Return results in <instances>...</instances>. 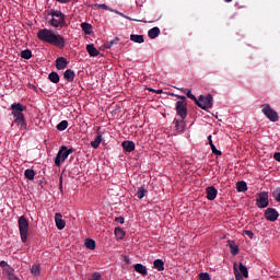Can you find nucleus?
Instances as JSON below:
<instances>
[{
  "instance_id": "nucleus-1",
  "label": "nucleus",
  "mask_w": 280,
  "mask_h": 280,
  "mask_svg": "<svg viewBox=\"0 0 280 280\" xmlns=\"http://www.w3.org/2000/svg\"><path fill=\"white\" fill-rule=\"evenodd\" d=\"M37 38L42 40V43H48L49 45H55V47H58L59 49H65V37L60 34L54 33V31L49 28L39 30L37 32Z\"/></svg>"
},
{
  "instance_id": "nucleus-2",
  "label": "nucleus",
  "mask_w": 280,
  "mask_h": 280,
  "mask_svg": "<svg viewBox=\"0 0 280 280\" xmlns=\"http://www.w3.org/2000/svg\"><path fill=\"white\" fill-rule=\"evenodd\" d=\"M46 14L47 16H50V19L47 21L50 27H55L56 30L67 27V15L62 13V11L50 9L46 11Z\"/></svg>"
},
{
  "instance_id": "nucleus-3",
  "label": "nucleus",
  "mask_w": 280,
  "mask_h": 280,
  "mask_svg": "<svg viewBox=\"0 0 280 280\" xmlns=\"http://www.w3.org/2000/svg\"><path fill=\"white\" fill-rule=\"evenodd\" d=\"M19 224V231H20V237L23 244L27 243V235L30 233V222L25 218V215H22L18 220Z\"/></svg>"
},
{
  "instance_id": "nucleus-4",
  "label": "nucleus",
  "mask_w": 280,
  "mask_h": 280,
  "mask_svg": "<svg viewBox=\"0 0 280 280\" xmlns=\"http://www.w3.org/2000/svg\"><path fill=\"white\" fill-rule=\"evenodd\" d=\"M73 149H68L67 147L62 145L60 147L57 156L55 159V165L56 167H60L61 163H65L67 159H69V154H73Z\"/></svg>"
},
{
  "instance_id": "nucleus-5",
  "label": "nucleus",
  "mask_w": 280,
  "mask_h": 280,
  "mask_svg": "<svg viewBox=\"0 0 280 280\" xmlns=\"http://www.w3.org/2000/svg\"><path fill=\"white\" fill-rule=\"evenodd\" d=\"M199 108L207 110L208 108H213V95H200L199 98L195 102Z\"/></svg>"
},
{
  "instance_id": "nucleus-6",
  "label": "nucleus",
  "mask_w": 280,
  "mask_h": 280,
  "mask_svg": "<svg viewBox=\"0 0 280 280\" xmlns=\"http://www.w3.org/2000/svg\"><path fill=\"white\" fill-rule=\"evenodd\" d=\"M260 108L261 113L269 119V121H277L279 119V114L270 107V104H262Z\"/></svg>"
},
{
  "instance_id": "nucleus-7",
  "label": "nucleus",
  "mask_w": 280,
  "mask_h": 280,
  "mask_svg": "<svg viewBox=\"0 0 280 280\" xmlns=\"http://www.w3.org/2000/svg\"><path fill=\"white\" fill-rule=\"evenodd\" d=\"M268 205H270V201L268 200V192L261 191L258 194L256 198V207H258V209H266Z\"/></svg>"
},
{
  "instance_id": "nucleus-8",
  "label": "nucleus",
  "mask_w": 280,
  "mask_h": 280,
  "mask_svg": "<svg viewBox=\"0 0 280 280\" xmlns=\"http://www.w3.org/2000/svg\"><path fill=\"white\" fill-rule=\"evenodd\" d=\"M27 107H25V105L21 104V103H14L11 105V110H12V115L18 118V117H25V115H23V110H25Z\"/></svg>"
},
{
  "instance_id": "nucleus-9",
  "label": "nucleus",
  "mask_w": 280,
  "mask_h": 280,
  "mask_svg": "<svg viewBox=\"0 0 280 280\" xmlns=\"http://www.w3.org/2000/svg\"><path fill=\"white\" fill-rule=\"evenodd\" d=\"M176 113L182 119H187V103L176 102Z\"/></svg>"
},
{
  "instance_id": "nucleus-10",
  "label": "nucleus",
  "mask_w": 280,
  "mask_h": 280,
  "mask_svg": "<svg viewBox=\"0 0 280 280\" xmlns=\"http://www.w3.org/2000/svg\"><path fill=\"white\" fill-rule=\"evenodd\" d=\"M265 218L268 222H277L279 220V212L275 208H267L265 210Z\"/></svg>"
},
{
  "instance_id": "nucleus-11",
  "label": "nucleus",
  "mask_w": 280,
  "mask_h": 280,
  "mask_svg": "<svg viewBox=\"0 0 280 280\" xmlns=\"http://www.w3.org/2000/svg\"><path fill=\"white\" fill-rule=\"evenodd\" d=\"M55 223L58 231H62V229L67 226V222L62 219V214L60 212L55 213Z\"/></svg>"
},
{
  "instance_id": "nucleus-12",
  "label": "nucleus",
  "mask_w": 280,
  "mask_h": 280,
  "mask_svg": "<svg viewBox=\"0 0 280 280\" xmlns=\"http://www.w3.org/2000/svg\"><path fill=\"white\" fill-rule=\"evenodd\" d=\"M206 194L208 200H215L218 198V189L214 186L207 187Z\"/></svg>"
},
{
  "instance_id": "nucleus-13",
  "label": "nucleus",
  "mask_w": 280,
  "mask_h": 280,
  "mask_svg": "<svg viewBox=\"0 0 280 280\" xmlns=\"http://www.w3.org/2000/svg\"><path fill=\"white\" fill-rule=\"evenodd\" d=\"M67 65H69V62L67 61V58L58 57L56 59V69L58 71H62V70L67 69Z\"/></svg>"
},
{
  "instance_id": "nucleus-14",
  "label": "nucleus",
  "mask_w": 280,
  "mask_h": 280,
  "mask_svg": "<svg viewBox=\"0 0 280 280\" xmlns=\"http://www.w3.org/2000/svg\"><path fill=\"white\" fill-rule=\"evenodd\" d=\"M173 124L175 125V130L178 132H185V128H187V124L185 122V119H174Z\"/></svg>"
},
{
  "instance_id": "nucleus-15",
  "label": "nucleus",
  "mask_w": 280,
  "mask_h": 280,
  "mask_svg": "<svg viewBox=\"0 0 280 280\" xmlns=\"http://www.w3.org/2000/svg\"><path fill=\"white\" fill-rule=\"evenodd\" d=\"M133 268L136 272H138V275H141L142 277H148V267H145L143 264H136Z\"/></svg>"
},
{
  "instance_id": "nucleus-16",
  "label": "nucleus",
  "mask_w": 280,
  "mask_h": 280,
  "mask_svg": "<svg viewBox=\"0 0 280 280\" xmlns=\"http://www.w3.org/2000/svg\"><path fill=\"white\" fill-rule=\"evenodd\" d=\"M86 51L92 58L100 56V50H97V48H95V45L93 44L86 45Z\"/></svg>"
},
{
  "instance_id": "nucleus-17",
  "label": "nucleus",
  "mask_w": 280,
  "mask_h": 280,
  "mask_svg": "<svg viewBox=\"0 0 280 280\" xmlns=\"http://www.w3.org/2000/svg\"><path fill=\"white\" fill-rule=\"evenodd\" d=\"M63 78L67 82H73L75 80V71L68 69L63 73Z\"/></svg>"
},
{
  "instance_id": "nucleus-18",
  "label": "nucleus",
  "mask_w": 280,
  "mask_h": 280,
  "mask_svg": "<svg viewBox=\"0 0 280 280\" xmlns=\"http://www.w3.org/2000/svg\"><path fill=\"white\" fill-rule=\"evenodd\" d=\"M153 267L155 268V270H158V272H163V270H165V262L163 261V259H155L153 261Z\"/></svg>"
},
{
  "instance_id": "nucleus-19",
  "label": "nucleus",
  "mask_w": 280,
  "mask_h": 280,
  "mask_svg": "<svg viewBox=\"0 0 280 280\" xmlns=\"http://www.w3.org/2000/svg\"><path fill=\"white\" fill-rule=\"evenodd\" d=\"M121 145H122V149H124L126 152H135V148H136L135 142L127 140V141H124V142L121 143Z\"/></svg>"
},
{
  "instance_id": "nucleus-20",
  "label": "nucleus",
  "mask_w": 280,
  "mask_h": 280,
  "mask_svg": "<svg viewBox=\"0 0 280 280\" xmlns=\"http://www.w3.org/2000/svg\"><path fill=\"white\" fill-rule=\"evenodd\" d=\"M228 246L232 255L235 256L240 253V247H237V244H235V241H229Z\"/></svg>"
},
{
  "instance_id": "nucleus-21",
  "label": "nucleus",
  "mask_w": 280,
  "mask_h": 280,
  "mask_svg": "<svg viewBox=\"0 0 280 280\" xmlns=\"http://www.w3.org/2000/svg\"><path fill=\"white\" fill-rule=\"evenodd\" d=\"M96 8H98V10H107L108 12H115L116 14H119L120 16H126L124 15V13L119 12V11H116V10H113L110 9V7L106 5V4H96Z\"/></svg>"
},
{
  "instance_id": "nucleus-22",
  "label": "nucleus",
  "mask_w": 280,
  "mask_h": 280,
  "mask_svg": "<svg viewBox=\"0 0 280 280\" xmlns=\"http://www.w3.org/2000/svg\"><path fill=\"white\" fill-rule=\"evenodd\" d=\"M159 34H161V28H159L156 26L149 30V32H148L149 38H152V39L156 38L159 36Z\"/></svg>"
},
{
  "instance_id": "nucleus-23",
  "label": "nucleus",
  "mask_w": 280,
  "mask_h": 280,
  "mask_svg": "<svg viewBox=\"0 0 280 280\" xmlns=\"http://www.w3.org/2000/svg\"><path fill=\"white\" fill-rule=\"evenodd\" d=\"M48 80L52 82V84H58V82H60V75H58V72H50L48 74Z\"/></svg>"
},
{
  "instance_id": "nucleus-24",
  "label": "nucleus",
  "mask_w": 280,
  "mask_h": 280,
  "mask_svg": "<svg viewBox=\"0 0 280 280\" xmlns=\"http://www.w3.org/2000/svg\"><path fill=\"white\" fill-rule=\"evenodd\" d=\"M236 191L244 192L248 191V185L246 182L242 180L236 184Z\"/></svg>"
},
{
  "instance_id": "nucleus-25",
  "label": "nucleus",
  "mask_w": 280,
  "mask_h": 280,
  "mask_svg": "<svg viewBox=\"0 0 280 280\" xmlns=\"http://www.w3.org/2000/svg\"><path fill=\"white\" fill-rule=\"evenodd\" d=\"M237 270L242 277H245V279H248V268H246L244 264L240 262Z\"/></svg>"
},
{
  "instance_id": "nucleus-26",
  "label": "nucleus",
  "mask_w": 280,
  "mask_h": 280,
  "mask_svg": "<svg viewBox=\"0 0 280 280\" xmlns=\"http://www.w3.org/2000/svg\"><path fill=\"white\" fill-rule=\"evenodd\" d=\"M15 124L18 126H20V128H23L25 130V128H27V124L25 122V116H20L18 118H15Z\"/></svg>"
},
{
  "instance_id": "nucleus-27",
  "label": "nucleus",
  "mask_w": 280,
  "mask_h": 280,
  "mask_svg": "<svg viewBox=\"0 0 280 280\" xmlns=\"http://www.w3.org/2000/svg\"><path fill=\"white\" fill-rule=\"evenodd\" d=\"M130 40H131L132 43H139V44L145 43V39L143 38V35H135V34H131V35H130Z\"/></svg>"
},
{
  "instance_id": "nucleus-28",
  "label": "nucleus",
  "mask_w": 280,
  "mask_h": 280,
  "mask_svg": "<svg viewBox=\"0 0 280 280\" xmlns=\"http://www.w3.org/2000/svg\"><path fill=\"white\" fill-rule=\"evenodd\" d=\"M114 233L118 240H124V237H126V232L121 228H115Z\"/></svg>"
},
{
  "instance_id": "nucleus-29",
  "label": "nucleus",
  "mask_w": 280,
  "mask_h": 280,
  "mask_svg": "<svg viewBox=\"0 0 280 280\" xmlns=\"http://www.w3.org/2000/svg\"><path fill=\"white\" fill-rule=\"evenodd\" d=\"M180 91H183V93H185V95L188 97V100H192V102H197V97H196V95H194L192 93H191V90H189V89H182Z\"/></svg>"
},
{
  "instance_id": "nucleus-30",
  "label": "nucleus",
  "mask_w": 280,
  "mask_h": 280,
  "mask_svg": "<svg viewBox=\"0 0 280 280\" xmlns=\"http://www.w3.org/2000/svg\"><path fill=\"white\" fill-rule=\"evenodd\" d=\"M24 176L25 178H27V180H34V177L36 176V172H34V170L28 168L24 172Z\"/></svg>"
},
{
  "instance_id": "nucleus-31",
  "label": "nucleus",
  "mask_w": 280,
  "mask_h": 280,
  "mask_svg": "<svg viewBox=\"0 0 280 280\" xmlns=\"http://www.w3.org/2000/svg\"><path fill=\"white\" fill-rule=\"evenodd\" d=\"M85 248H88L89 250H95V241L92 238H86L85 240Z\"/></svg>"
},
{
  "instance_id": "nucleus-32",
  "label": "nucleus",
  "mask_w": 280,
  "mask_h": 280,
  "mask_svg": "<svg viewBox=\"0 0 280 280\" xmlns=\"http://www.w3.org/2000/svg\"><path fill=\"white\" fill-rule=\"evenodd\" d=\"M100 143H102V135L96 136L95 140L91 142V147L94 148V150H97Z\"/></svg>"
},
{
  "instance_id": "nucleus-33",
  "label": "nucleus",
  "mask_w": 280,
  "mask_h": 280,
  "mask_svg": "<svg viewBox=\"0 0 280 280\" xmlns=\"http://www.w3.org/2000/svg\"><path fill=\"white\" fill-rule=\"evenodd\" d=\"M67 128H69V121L67 120H62L57 125V130H59L60 132H62L63 130H67Z\"/></svg>"
},
{
  "instance_id": "nucleus-34",
  "label": "nucleus",
  "mask_w": 280,
  "mask_h": 280,
  "mask_svg": "<svg viewBox=\"0 0 280 280\" xmlns=\"http://www.w3.org/2000/svg\"><path fill=\"white\" fill-rule=\"evenodd\" d=\"M81 30H83V32L85 34H91V30H93V26L86 22L81 24Z\"/></svg>"
},
{
  "instance_id": "nucleus-35",
  "label": "nucleus",
  "mask_w": 280,
  "mask_h": 280,
  "mask_svg": "<svg viewBox=\"0 0 280 280\" xmlns=\"http://www.w3.org/2000/svg\"><path fill=\"white\" fill-rule=\"evenodd\" d=\"M145 194H148V190L144 189L143 187H140V188H138L136 196H137V198H139V200H142V198L145 197Z\"/></svg>"
},
{
  "instance_id": "nucleus-36",
  "label": "nucleus",
  "mask_w": 280,
  "mask_h": 280,
  "mask_svg": "<svg viewBox=\"0 0 280 280\" xmlns=\"http://www.w3.org/2000/svg\"><path fill=\"white\" fill-rule=\"evenodd\" d=\"M0 268H2L3 275H5V272H8L12 269V267L10 265H8V261H5V260L0 261Z\"/></svg>"
},
{
  "instance_id": "nucleus-37",
  "label": "nucleus",
  "mask_w": 280,
  "mask_h": 280,
  "mask_svg": "<svg viewBox=\"0 0 280 280\" xmlns=\"http://www.w3.org/2000/svg\"><path fill=\"white\" fill-rule=\"evenodd\" d=\"M31 272L35 277H38V275H40V265H38V264L33 265L31 268Z\"/></svg>"
},
{
  "instance_id": "nucleus-38",
  "label": "nucleus",
  "mask_w": 280,
  "mask_h": 280,
  "mask_svg": "<svg viewBox=\"0 0 280 280\" xmlns=\"http://www.w3.org/2000/svg\"><path fill=\"white\" fill-rule=\"evenodd\" d=\"M9 280H19V277H16V275H14V269L12 268L11 270H7V272L4 273Z\"/></svg>"
},
{
  "instance_id": "nucleus-39",
  "label": "nucleus",
  "mask_w": 280,
  "mask_h": 280,
  "mask_svg": "<svg viewBox=\"0 0 280 280\" xmlns=\"http://www.w3.org/2000/svg\"><path fill=\"white\" fill-rule=\"evenodd\" d=\"M21 58H24V60H30L32 58V50L25 49L21 52Z\"/></svg>"
},
{
  "instance_id": "nucleus-40",
  "label": "nucleus",
  "mask_w": 280,
  "mask_h": 280,
  "mask_svg": "<svg viewBox=\"0 0 280 280\" xmlns=\"http://www.w3.org/2000/svg\"><path fill=\"white\" fill-rule=\"evenodd\" d=\"M234 276L236 280H244V277H242V273H240V270L237 269V262L234 264Z\"/></svg>"
},
{
  "instance_id": "nucleus-41",
  "label": "nucleus",
  "mask_w": 280,
  "mask_h": 280,
  "mask_svg": "<svg viewBox=\"0 0 280 280\" xmlns=\"http://www.w3.org/2000/svg\"><path fill=\"white\" fill-rule=\"evenodd\" d=\"M117 43H119V38L118 37H116L115 39H113L110 42H107L105 44V47H106V49H110V47H113V45H117Z\"/></svg>"
},
{
  "instance_id": "nucleus-42",
  "label": "nucleus",
  "mask_w": 280,
  "mask_h": 280,
  "mask_svg": "<svg viewBox=\"0 0 280 280\" xmlns=\"http://www.w3.org/2000/svg\"><path fill=\"white\" fill-rule=\"evenodd\" d=\"M211 148L212 154H215L217 156H222V151L218 150L215 148V144H213Z\"/></svg>"
},
{
  "instance_id": "nucleus-43",
  "label": "nucleus",
  "mask_w": 280,
  "mask_h": 280,
  "mask_svg": "<svg viewBox=\"0 0 280 280\" xmlns=\"http://www.w3.org/2000/svg\"><path fill=\"white\" fill-rule=\"evenodd\" d=\"M199 280H211V277L207 272L199 273Z\"/></svg>"
},
{
  "instance_id": "nucleus-44",
  "label": "nucleus",
  "mask_w": 280,
  "mask_h": 280,
  "mask_svg": "<svg viewBox=\"0 0 280 280\" xmlns=\"http://www.w3.org/2000/svg\"><path fill=\"white\" fill-rule=\"evenodd\" d=\"M100 279H102V275H100V272H94L93 279H91V280H100Z\"/></svg>"
},
{
  "instance_id": "nucleus-45",
  "label": "nucleus",
  "mask_w": 280,
  "mask_h": 280,
  "mask_svg": "<svg viewBox=\"0 0 280 280\" xmlns=\"http://www.w3.org/2000/svg\"><path fill=\"white\" fill-rule=\"evenodd\" d=\"M115 222H118V224H124L125 219L124 217H118V218H115Z\"/></svg>"
},
{
  "instance_id": "nucleus-46",
  "label": "nucleus",
  "mask_w": 280,
  "mask_h": 280,
  "mask_svg": "<svg viewBox=\"0 0 280 280\" xmlns=\"http://www.w3.org/2000/svg\"><path fill=\"white\" fill-rule=\"evenodd\" d=\"M177 97H178V100H179V101H177V102H183V104H187V97L180 96V95H178Z\"/></svg>"
},
{
  "instance_id": "nucleus-47",
  "label": "nucleus",
  "mask_w": 280,
  "mask_h": 280,
  "mask_svg": "<svg viewBox=\"0 0 280 280\" xmlns=\"http://www.w3.org/2000/svg\"><path fill=\"white\" fill-rule=\"evenodd\" d=\"M273 159L280 163V152L275 153Z\"/></svg>"
},
{
  "instance_id": "nucleus-48",
  "label": "nucleus",
  "mask_w": 280,
  "mask_h": 280,
  "mask_svg": "<svg viewBox=\"0 0 280 280\" xmlns=\"http://www.w3.org/2000/svg\"><path fill=\"white\" fill-rule=\"evenodd\" d=\"M208 141H209L210 148H211L212 145H214V144H213L212 136H208Z\"/></svg>"
},
{
  "instance_id": "nucleus-49",
  "label": "nucleus",
  "mask_w": 280,
  "mask_h": 280,
  "mask_svg": "<svg viewBox=\"0 0 280 280\" xmlns=\"http://www.w3.org/2000/svg\"><path fill=\"white\" fill-rule=\"evenodd\" d=\"M245 234H247L250 237V240H253V237H255V234H253V232H250V231H245Z\"/></svg>"
},
{
  "instance_id": "nucleus-50",
  "label": "nucleus",
  "mask_w": 280,
  "mask_h": 280,
  "mask_svg": "<svg viewBox=\"0 0 280 280\" xmlns=\"http://www.w3.org/2000/svg\"><path fill=\"white\" fill-rule=\"evenodd\" d=\"M58 3H71V0H56Z\"/></svg>"
},
{
  "instance_id": "nucleus-51",
  "label": "nucleus",
  "mask_w": 280,
  "mask_h": 280,
  "mask_svg": "<svg viewBox=\"0 0 280 280\" xmlns=\"http://www.w3.org/2000/svg\"><path fill=\"white\" fill-rule=\"evenodd\" d=\"M153 93H158V95H161V93H163V90H151Z\"/></svg>"
},
{
  "instance_id": "nucleus-52",
  "label": "nucleus",
  "mask_w": 280,
  "mask_h": 280,
  "mask_svg": "<svg viewBox=\"0 0 280 280\" xmlns=\"http://www.w3.org/2000/svg\"><path fill=\"white\" fill-rule=\"evenodd\" d=\"M59 189L62 191V177H60Z\"/></svg>"
},
{
  "instance_id": "nucleus-53",
  "label": "nucleus",
  "mask_w": 280,
  "mask_h": 280,
  "mask_svg": "<svg viewBox=\"0 0 280 280\" xmlns=\"http://www.w3.org/2000/svg\"><path fill=\"white\" fill-rule=\"evenodd\" d=\"M125 261H126L127 264H130V259L128 258V256H125Z\"/></svg>"
},
{
  "instance_id": "nucleus-54",
  "label": "nucleus",
  "mask_w": 280,
  "mask_h": 280,
  "mask_svg": "<svg viewBox=\"0 0 280 280\" xmlns=\"http://www.w3.org/2000/svg\"><path fill=\"white\" fill-rule=\"evenodd\" d=\"M225 1V3H231V1H233V0H224Z\"/></svg>"
}]
</instances>
